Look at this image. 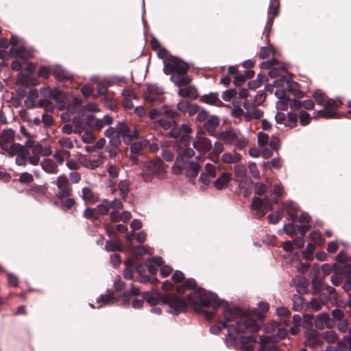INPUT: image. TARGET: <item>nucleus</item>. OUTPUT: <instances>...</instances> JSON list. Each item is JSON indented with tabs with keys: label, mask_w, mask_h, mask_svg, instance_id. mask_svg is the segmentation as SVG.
I'll return each instance as SVG.
<instances>
[{
	"label": "nucleus",
	"mask_w": 351,
	"mask_h": 351,
	"mask_svg": "<svg viewBox=\"0 0 351 351\" xmlns=\"http://www.w3.org/2000/svg\"><path fill=\"white\" fill-rule=\"evenodd\" d=\"M223 313L226 322L235 321L236 322V324H223V327L228 328L227 340L231 339L232 342H234L239 333L247 331L256 332L259 330L258 325L254 319L245 316H240L237 310L225 307Z\"/></svg>",
	"instance_id": "obj_1"
},
{
	"label": "nucleus",
	"mask_w": 351,
	"mask_h": 351,
	"mask_svg": "<svg viewBox=\"0 0 351 351\" xmlns=\"http://www.w3.org/2000/svg\"><path fill=\"white\" fill-rule=\"evenodd\" d=\"M162 301L165 304H169V311L173 315L178 314L189 305H201L203 306H210L211 305L210 299L207 297L204 290L200 289L190 293L184 301L171 295H165Z\"/></svg>",
	"instance_id": "obj_2"
},
{
	"label": "nucleus",
	"mask_w": 351,
	"mask_h": 351,
	"mask_svg": "<svg viewBox=\"0 0 351 351\" xmlns=\"http://www.w3.org/2000/svg\"><path fill=\"white\" fill-rule=\"evenodd\" d=\"M14 132L12 130H7L2 132L0 136V147L5 151L10 157H13L16 152L20 151L21 145L13 143Z\"/></svg>",
	"instance_id": "obj_3"
},
{
	"label": "nucleus",
	"mask_w": 351,
	"mask_h": 351,
	"mask_svg": "<svg viewBox=\"0 0 351 351\" xmlns=\"http://www.w3.org/2000/svg\"><path fill=\"white\" fill-rule=\"evenodd\" d=\"M163 71L167 74L184 75L188 71V65L175 57L166 58L164 61Z\"/></svg>",
	"instance_id": "obj_4"
},
{
	"label": "nucleus",
	"mask_w": 351,
	"mask_h": 351,
	"mask_svg": "<svg viewBox=\"0 0 351 351\" xmlns=\"http://www.w3.org/2000/svg\"><path fill=\"white\" fill-rule=\"evenodd\" d=\"M164 172L162 161L160 159L147 162L144 165L143 175L146 181H149L150 177L154 176H162Z\"/></svg>",
	"instance_id": "obj_5"
},
{
	"label": "nucleus",
	"mask_w": 351,
	"mask_h": 351,
	"mask_svg": "<svg viewBox=\"0 0 351 351\" xmlns=\"http://www.w3.org/2000/svg\"><path fill=\"white\" fill-rule=\"evenodd\" d=\"M193 147L200 153H206L210 150L212 144L202 131H198L193 143Z\"/></svg>",
	"instance_id": "obj_6"
},
{
	"label": "nucleus",
	"mask_w": 351,
	"mask_h": 351,
	"mask_svg": "<svg viewBox=\"0 0 351 351\" xmlns=\"http://www.w3.org/2000/svg\"><path fill=\"white\" fill-rule=\"evenodd\" d=\"M56 185L60 189L57 194L58 197L62 199L64 197L70 195L71 188L69 186V180L65 176H60L56 180Z\"/></svg>",
	"instance_id": "obj_7"
},
{
	"label": "nucleus",
	"mask_w": 351,
	"mask_h": 351,
	"mask_svg": "<svg viewBox=\"0 0 351 351\" xmlns=\"http://www.w3.org/2000/svg\"><path fill=\"white\" fill-rule=\"evenodd\" d=\"M269 141V136L268 134L259 132L258 134V145L262 149V156L264 158H269L271 156L272 152L267 147Z\"/></svg>",
	"instance_id": "obj_8"
},
{
	"label": "nucleus",
	"mask_w": 351,
	"mask_h": 351,
	"mask_svg": "<svg viewBox=\"0 0 351 351\" xmlns=\"http://www.w3.org/2000/svg\"><path fill=\"white\" fill-rule=\"evenodd\" d=\"M315 326L319 330L323 329L325 326L331 328L333 326V322L329 317L328 314L322 313L315 319Z\"/></svg>",
	"instance_id": "obj_9"
},
{
	"label": "nucleus",
	"mask_w": 351,
	"mask_h": 351,
	"mask_svg": "<svg viewBox=\"0 0 351 351\" xmlns=\"http://www.w3.org/2000/svg\"><path fill=\"white\" fill-rule=\"evenodd\" d=\"M162 93V91L160 88L154 85L149 86L145 99L148 102L154 103L160 99V96Z\"/></svg>",
	"instance_id": "obj_10"
},
{
	"label": "nucleus",
	"mask_w": 351,
	"mask_h": 351,
	"mask_svg": "<svg viewBox=\"0 0 351 351\" xmlns=\"http://www.w3.org/2000/svg\"><path fill=\"white\" fill-rule=\"evenodd\" d=\"M190 161L184 158L182 155H179L175 162L174 165L172 167V171L174 174H180L184 172Z\"/></svg>",
	"instance_id": "obj_11"
},
{
	"label": "nucleus",
	"mask_w": 351,
	"mask_h": 351,
	"mask_svg": "<svg viewBox=\"0 0 351 351\" xmlns=\"http://www.w3.org/2000/svg\"><path fill=\"white\" fill-rule=\"evenodd\" d=\"M232 180V175L228 172L221 173L218 178L213 182V186L217 190H221L228 186V184Z\"/></svg>",
	"instance_id": "obj_12"
},
{
	"label": "nucleus",
	"mask_w": 351,
	"mask_h": 351,
	"mask_svg": "<svg viewBox=\"0 0 351 351\" xmlns=\"http://www.w3.org/2000/svg\"><path fill=\"white\" fill-rule=\"evenodd\" d=\"M10 55L13 58L23 57L29 58L32 56V52L25 49L23 44H19L16 47H12L10 51Z\"/></svg>",
	"instance_id": "obj_13"
},
{
	"label": "nucleus",
	"mask_w": 351,
	"mask_h": 351,
	"mask_svg": "<svg viewBox=\"0 0 351 351\" xmlns=\"http://www.w3.org/2000/svg\"><path fill=\"white\" fill-rule=\"evenodd\" d=\"M240 341L243 351H254V346L256 343V337L254 335L242 336Z\"/></svg>",
	"instance_id": "obj_14"
},
{
	"label": "nucleus",
	"mask_w": 351,
	"mask_h": 351,
	"mask_svg": "<svg viewBox=\"0 0 351 351\" xmlns=\"http://www.w3.org/2000/svg\"><path fill=\"white\" fill-rule=\"evenodd\" d=\"M306 340L305 341V346L314 348L322 344V340L318 337L317 331L313 330L306 333Z\"/></svg>",
	"instance_id": "obj_15"
},
{
	"label": "nucleus",
	"mask_w": 351,
	"mask_h": 351,
	"mask_svg": "<svg viewBox=\"0 0 351 351\" xmlns=\"http://www.w3.org/2000/svg\"><path fill=\"white\" fill-rule=\"evenodd\" d=\"M252 208L257 210L264 211L265 208L272 210L273 206L268 199L262 200L260 198H254L252 202Z\"/></svg>",
	"instance_id": "obj_16"
},
{
	"label": "nucleus",
	"mask_w": 351,
	"mask_h": 351,
	"mask_svg": "<svg viewBox=\"0 0 351 351\" xmlns=\"http://www.w3.org/2000/svg\"><path fill=\"white\" fill-rule=\"evenodd\" d=\"M163 263L162 258L159 256L153 257L152 258H149L146 261V265L148 269L149 272L154 275L156 274L158 269L156 266H161Z\"/></svg>",
	"instance_id": "obj_17"
},
{
	"label": "nucleus",
	"mask_w": 351,
	"mask_h": 351,
	"mask_svg": "<svg viewBox=\"0 0 351 351\" xmlns=\"http://www.w3.org/2000/svg\"><path fill=\"white\" fill-rule=\"evenodd\" d=\"M170 80L178 87L189 86L191 82V79L185 74L172 75Z\"/></svg>",
	"instance_id": "obj_18"
},
{
	"label": "nucleus",
	"mask_w": 351,
	"mask_h": 351,
	"mask_svg": "<svg viewBox=\"0 0 351 351\" xmlns=\"http://www.w3.org/2000/svg\"><path fill=\"white\" fill-rule=\"evenodd\" d=\"M42 169L48 173H57L58 167L56 164L49 158L45 159L41 162Z\"/></svg>",
	"instance_id": "obj_19"
},
{
	"label": "nucleus",
	"mask_w": 351,
	"mask_h": 351,
	"mask_svg": "<svg viewBox=\"0 0 351 351\" xmlns=\"http://www.w3.org/2000/svg\"><path fill=\"white\" fill-rule=\"evenodd\" d=\"M219 124V119L215 116L210 117L204 123V127L210 134H213Z\"/></svg>",
	"instance_id": "obj_20"
},
{
	"label": "nucleus",
	"mask_w": 351,
	"mask_h": 351,
	"mask_svg": "<svg viewBox=\"0 0 351 351\" xmlns=\"http://www.w3.org/2000/svg\"><path fill=\"white\" fill-rule=\"evenodd\" d=\"M199 168L200 167L197 162L190 161L184 173L187 177L195 178L197 176Z\"/></svg>",
	"instance_id": "obj_21"
},
{
	"label": "nucleus",
	"mask_w": 351,
	"mask_h": 351,
	"mask_svg": "<svg viewBox=\"0 0 351 351\" xmlns=\"http://www.w3.org/2000/svg\"><path fill=\"white\" fill-rule=\"evenodd\" d=\"M112 120L108 115H105L102 119H97L92 126L93 129L100 130L104 126L111 124Z\"/></svg>",
	"instance_id": "obj_22"
},
{
	"label": "nucleus",
	"mask_w": 351,
	"mask_h": 351,
	"mask_svg": "<svg viewBox=\"0 0 351 351\" xmlns=\"http://www.w3.org/2000/svg\"><path fill=\"white\" fill-rule=\"evenodd\" d=\"M241 156L237 153H226L221 156V160L228 164L236 163L241 160Z\"/></svg>",
	"instance_id": "obj_23"
},
{
	"label": "nucleus",
	"mask_w": 351,
	"mask_h": 351,
	"mask_svg": "<svg viewBox=\"0 0 351 351\" xmlns=\"http://www.w3.org/2000/svg\"><path fill=\"white\" fill-rule=\"evenodd\" d=\"M103 163V158L99 156L96 159H86L84 161V165L89 169H95Z\"/></svg>",
	"instance_id": "obj_24"
},
{
	"label": "nucleus",
	"mask_w": 351,
	"mask_h": 351,
	"mask_svg": "<svg viewBox=\"0 0 351 351\" xmlns=\"http://www.w3.org/2000/svg\"><path fill=\"white\" fill-rule=\"evenodd\" d=\"M69 156H70L69 152L68 151L64 150V149L56 151L53 155V158L56 160V162L60 165L62 164L64 159L69 158Z\"/></svg>",
	"instance_id": "obj_25"
},
{
	"label": "nucleus",
	"mask_w": 351,
	"mask_h": 351,
	"mask_svg": "<svg viewBox=\"0 0 351 351\" xmlns=\"http://www.w3.org/2000/svg\"><path fill=\"white\" fill-rule=\"evenodd\" d=\"M82 199L86 202H95L97 197L90 189L85 187L82 189Z\"/></svg>",
	"instance_id": "obj_26"
},
{
	"label": "nucleus",
	"mask_w": 351,
	"mask_h": 351,
	"mask_svg": "<svg viewBox=\"0 0 351 351\" xmlns=\"http://www.w3.org/2000/svg\"><path fill=\"white\" fill-rule=\"evenodd\" d=\"M337 346L340 351H351V337H345L338 343Z\"/></svg>",
	"instance_id": "obj_27"
},
{
	"label": "nucleus",
	"mask_w": 351,
	"mask_h": 351,
	"mask_svg": "<svg viewBox=\"0 0 351 351\" xmlns=\"http://www.w3.org/2000/svg\"><path fill=\"white\" fill-rule=\"evenodd\" d=\"M298 117L296 114L293 112H289L287 116L286 121L285 122V126L290 128H293L297 125Z\"/></svg>",
	"instance_id": "obj_28"
},
{
	"label": "nucleus",
	"mask_w": 351,
	"mask_h": 351,
	"mask_svg": "<svg viewBox=\"0 0 351 351\" xmlns=\"http://www.w3.org/2000/svg\"><path fill=\"white\" fill-rule=\"evenodd\" d=\"M285 207L288 215L292 220H295L297 218V206L292 202L285 203Z\"/></svg>",
	"instance_id": "obj_29"
},
{
	"label": "nucleus",
	"mask_w": 351,
	"mask_h": 351,
	"mask_svg": "<svg viewBox=\"0 0 351 351\" xmlns=\"http://www.w3.org/2000/svg\"><path fill=\"white\" fill-rule=\"evenodd\" d=\"M202 101L208 104L218 106L220 101L217 94L210 93L209 95H204L202 97Z\"/></svg>",
	"instance_id": "obj_30"
},
{
	"label": "nucleus",
	"mask_w": 351,
	"mask_h": 351,
	"mask_svg": "<svg viewBox=\"0 0 351 351\" xmlns=\"http://www.w3.org/2000/svg\"><path fill=\"white\" fill-rule=\"evenodd\" d=\"M27 152L24 149L23 146H21V149L20 151L16 152L17 157L16 158V163L18 165H25L26 163V157L27 155Z\"/></svg>",
	"instance_id": "obj_31"
},
{
	"label": "nucleus",
	"mask_w": 351,
	"mask_h": 351,
	"mask_svg": "<svg viewBox=\"0 0 351 351\" xmlns=\"http://www.w3.org/2000/svg\"><path fill=\"white\" fill-rule=\"evenodd\" d=\"M341 105V102L339 100L326 99L324 108L326 110L331 111L330 110L337 109Z\"/></svg>",
	"instance_id": "obj_32"
},
{
	"label": "nucleus",
	"mask_w": 351,
	"mask_h": 351,
	"mask_svg": "<svg viewBox=\"0 0 351 351\" xmlns=\"http://www.w3.org/2000/svg\"><path fill=\"white\" fill-rule=\"evenodd\" d=\"M96 208L99 216L101 215H106L110 208V202L106 199H104Z\"/></svg>",
	"instance_id": "obj_33"
},
{
	"label": "nucleus",
	"mask_w": 351,
	"mask_h": 351,
	"mask_svg": "<svg viewBox=\"0 0 351 351\" xmlns=\"http://www.w3.org/2000/svg\"><path fill=\"white\" fill-rule=\"evenodd\" d=\"M26 146L29 148H32V153L34 154L39 155L43 152V147L40 143H35L33 141L28 140L26 142Z\"/></svg>",
	"instance_id": "obj_34"
},
{
	"label": "nucleus",
	"mask_w": 351,
	"mask_h": 351,
	"mask_svg": "<svg viewBox=\"0 0 351 351\" xmlns=\"http://www.w3.org/2000/svg\"><path fill=\"white\" fill-rule=\"evenodd\" d=\"M84 216L88 219H96L99 217V215L96 208H87L84 211Z\"/></svg>",
	"instance_id": "obj_35"
},
{
	"label": "nucleus",
	"mask_w": 351,
	"mask_h": 351,
	"mask_svg": "<svg viewBox=\"0 0 351 351\" xmlns=\"http://www.w3.org/2000/svg\"><path fill=\"white\" fill-rule=\"evenodd\" d=\"M196 282L193 279H189L186 280L183 285L177 287L176 289L178 293L184 292V289H193L195 287Z\"/></svg>",
	"instance_id": "obj_36"
},
{
	"label": "nucleus",
	"mask_w": 351,
	"mask_h": 351,
	"mask_svg": "<svg viewBox=\"0 0 351 351\" xmlns=\"http://www.w3.org/2000/svg\"><path fill=\"white\" fill-rule=\"evenodd\" d=\"M221 138L226 143H230L237 138V134L232 131H227L221 134Z\"/></svg>",
	"instance_id": "obj_37"
},
{
	"label": "nucleus",
	"mask_w": 351,
	"mask_h": 351,
	"mask_svg": "<svg viewBox=\"0 0 351 351\" xmlns=\"http://www.w3.org/2000/svg\"><path fill=\"white\" fill-rule=\"evenodd\" d=\"M271 165L274 168L280 169L282 165V161L280 158H276L270 162H265L263 167L265 169H269Z\"/></svg>",
	"instance_id": "obj_38"
},
{
	"label": "nucleus",
	"mask_w": 351,
	"mask_h": 351,
	"mask_svg": "<svg viewBox=\"0 0 351 351\" xmlns=\"http://www.w3.org/2000/svg\"><path fill=\"white\" fill-rule=\"evenodd\" d=\"M269 145L271 149L278 152L280 147V140L276 136H272L269 138Z\"/></svg>",
	"instance_id": "obj_39"
},
{
	"label": "nucleus",
	"mask_w": 351,
	"mask_h": 351,
	"mask_svg": "<svg viewBox=\"0 0 351 351\" xmlns=\"http://www.w3.org/2000/svg\"><path fill=\"white\" fill-rule=\"evenodd\" d=\"M194 90L193 86L189 85L186 87L181 88L178 91V95L182 97H188L193 93Z\"/></svg>",
	"instance_id": "obj_40"
},
{
	"label": "nucleus",
	"mask_w": 351,
	"mask_h": 351,
	"mask_svg": "<svg viewBox=\"0 0 351 351\" xmlns=\"http://www.w3.org/2000/svg\"><path fill=\"white\" fill-rule=\"evenodd\" d=\"M315 118L324 117V118H335V113L332 111H328L325 109L317 112L314 116Z\"/></svg>",
	"instance_id": "obj_41"
},
{
	"label": "nucleus",
	"mask_w": 351,
	"mask_h": 351,
	"mask_svg": "<svg viewBox=\"0 0 351 351\" xmlns=\"http://www.w3.org/2000/svg\"><path fill=\"white\" fill-rule=\"evenodd\" d=\"M18 59L13 61L11 64V67L12 69L15 71L19 70L22 65L25 63L26 59L27 58H23V57H17Z\"/></svg>",
	"instance_id": "obj_42"
},
{
	"label": "nucleus",
	"mask_w": 351,
	"mask_h": 351,
	"mask_svg": "<svg viewBox=\"0 0 351 351\" xmlns=\"http://www.w3.org/2000/svg\"><path fill=\"white\" fill-rule=\"evenodd\" d=\"M34 181L33 176L27 172L22 173L19 178V182L23 184H29Z\"/></svg>",
	"instance_id": "obj_43"
},
{
	"label": "nucleus",
	"mask_w": 351,
	"mask_h": 351,
	"mask_svg": "<svg viewBox=\"0 0 351 351\" xmlns=\"http://www.w3.org/2000/svg\"><path fill=\"white\" fill-rule=\"evenodd\" d=\"M324 339L328 343H334L337 341V336L335 331L329 330L324 334Z\"/></svg>",
	"instance_id": "obj_44"
},
{
	"label": "nucleus",
	"mask_w": 351,
	"mask_h": 351,
	"mask_svg": "<svg viewBox=\"0 0 351 351\" xmlns=\"http://www.w3.org/2000/svg\"><path fill=\"white\" fill-rule=\"evenodd\" d=\"M313 97L318 104L324 106L326 99L322 92L320 90H316L314 92Z\"/></svg>",
	"instance_id": "obj_45"
},
{
	"label": "nucleus",
	"mask_w": 351,
	"mask_h": 351,
	"mask_svg": "<svg viewBox=\"0 0 351 351\" xmlns=\"http://www.w3.org/2000/svg\"><path fill=\"white\" fill-rule=\"evenodd\" d=\"M136 253L138 255L152 254L154 249L149 246H139L136 248Z\"/></svg>",
	"instance_id": "obj_46"
},
{
	"label": "nucleus",
	"mask_w": 351,
	"mask_h": 351,
	"mask_svg": "<svg viewBox=\"0 0 351 351\" xmlns=\"http://www.w3.org/2000/svg\"><path fill=\"white\" fill-rule=\"evenodd\" d=\"M276 65L278 66L280 69H281L282 70L285 69V67L284 66L281 65V64H280L278 62V60L276 59H272L271 60H269V61L262 63L263 67H265L267 69L271 67V66H274Z\"/></svg>",
	"instance_id": "obj_47"
},
{
	"label": "nucleus",
	"mask_w": 351,
	"mask_h": 351,
	"mask_svg": "<svg viewBox=\"0 0 351 351\" xmlns=\"http://www.w3.org/2000/svg\"><path fill=\"white\" fill-rule=\"evenodd\" d=\"M300 122L302 125H306L310 123L311 117L310 114L306 112L300 113Z\"/></svg>",
	"instance_id": "obj_48"
},
{
	"label": "nucleus",
	"mask_w": 351,
	"mask_h": 351,
	"mask_svg": "<svg viewBox=\"0 0 351 351\" xmlns=\"http://www.w3.org/2000/svg\"><path fill=\"white\" fill-rule=\"evenodd\" d=\"M128 183L125 181H121L119 184V190L120 191L121 195L123 197H125L128 192Z\"/></svg>",
	"instance_id": "obj_49"
},
{
	"label": "nucleus",
	"mask_w": 351,
	"mask_h": 351,
	"mask_svg": "<svg viewBox=\"0 0 351 351\" xmlns=\"http://www.w3.org/2000/svg\"><path fill=\"white\" fill-rule=\"evenodd\" d=\"M289 106V98L278 99L276 103V108L280 110H286Z\"/></svg>",
	"instance_id": "obj_50"
},
{
	"label": "nucleus",
	"mask_w": 351,
	"mask_h": 351,
	"mask_svg": "<svg viewBox=\"0 0 351 351\" xmlns=\"http://www.w3.org/2000/svg\"><path fill=\"white\" fill-rule=\"evenodd\" d=\"M205 172L211 178L216 177L217 173L215 167L211 164H206L204 167Z\"/></svg>",
	"instance_id": "obj_51"
},
{
	"label": "nucleus",
	"mask_w": 351,
	"mask_h": 351,
	"mask_svg": "<svg viewBox=\"0 0 351 351\" xmlns=\"http://www.w3.org/2000/svg\"><path fill=\"white\" fill-rule=\"evenodd\" d=\"M49 75H50V69L48 66H41L38 69V75L39 77L47 79L49 77Z\"/></svg>",
	"instance_id": "obj_52"
},
{
	"label": "nucleus",
	"mask_w": 351,
	"mask_h": 351,
	"mask_svg": "<svg viewBox=\"0 0 351 351\" xmlns=\"http://www.w3.org/2000/svg\"><path fill=\"white\" fill-rule=\"evenodd\" d=\"M236 91L234 89L226 90L222 94V99L226 101H230L235 96Z\"/></svg>",
	"instance_id": "obj_53"
},
{
	"label": "nucleus",
	"mask_w": 351,
	"mask_h": 351,
	"mask_svg": "<svg viewBox=\"0 0 351 351\" xmlns=\"http://www.w3.org/2000/svg\"><path fill=\"white\" fill-rule=\"evenodd\" d=\"M58 143L64 147L71 149L73 147L72 141L69 138H63L58 141Z\"/></svg>",
	"instance_id": "obj_54"
},
{
	"label": "nucleus",
	"mask_w": 351,
	"mask_h": 351,
	"mask_svg": "<svg viewBox=\"0 0 351 351\" xmlns=\"http://www.w3.org/2000/svg\"><path fill=\"white\" fill-rule=\"evenodd\" d=\"M279 4L278 3H274L272 4L269 9V14L271 15L272 17H275L278 14Z\"/></svg>",
	"instance_id": "obj_55"
},
{
	"label": "nucleus",
	"mask_w": 351,
	"mask_h": 351,
	"mask_svg": "<svg viewBox=\"0 0 351 351\" xmlns=\"http://www.w3.org/2000/svg\"><path fill=\"white\" fill-rule=\"evenodd\" d=\"M184 274L180 271H176L171 277V279L174 282H182L184 280Z\"/></svg>",
	"instance_id": "obj_56"
},
{
	"label": "nucleus",
	"mask_w": 351,
	"mask_h": 351,
	"mask_svg": "<svg viewBox=\"0 0 351 351\" xmlns=\"http://www.w3.org/2000/svg\"><path fill=\"white\" fill-rule=\"evenodd\" d=\"M271 49L269 47H261L259 52V57L262 59L267 58L271 52Z\"/></svg>",
	"instance_id": "obj_57"
},
{
	"label": "nucleus",
	"mask_w": 351,
	"mask_h": 351,
	"mask_svg": "<svg viewBox=\"0 0 351 351\" xmlns=\"http://www.w3.org/2000/svg\"><path fill=\"white\" fill-rule=\"evenodd\" d=\"M276 313L278 316L287 317L289 315L290 312L287 308L280 306L276 308Z\"/></svg>",
	"instance_id": "obj_58"
},
{
	"label": "nucleus",
	"mask_w": 351,
	"mask_h": 351,
	"mask_svg": "<svg viewBox=\"0 0 351 351\" xmlns=\"http://www.w3.org/2000/svg\"><path fill=\"white\" fill-rule=\"evenodd\" d=\"M173 269L171 267L168 265L162 266L160 269V274L162 276L166 277L168 276L171 272Z\"/></svg>",
	"instance_id": "obj_59"
},
{
	"label": "nucleus",
	"mask_w": 351,
	"mask_h": 351,
	"mask_svg": "<svg viewBox=\"0 0 351 351\" xmlns=\"http://www.w3.org/2000/svg\"><path fill=\"white\" fill-rule=\"evenodd\" d=\"M304 321L303 322V327L304 328H310L312 326L313 316L311 315H306L304 317Z\"/></svg>",
	"instance_id": "obj_60"
},
{
	"label": "nucleus",
	"mask_w": 351,
	"mask_h": 351,
	"mask_svg": "<svg viewBox=\"0 0 351 351\" xmlns=\"http://www.w3.org/2000/svg\"><path fill=\"white\" fill-rule=\"evenodd\" d=\"M266 191V186L262 183H256L255 185V192L256 194L261 195Z\"/></svg>",
	"instance_id": "obj_61"
},
{
	"label": "nucleus",
	"mask_w": 351,
	"mask_h": 351,
	"mask_svg": "<svg viewBox=\"0 0 351 351\" xmlns=\"http://www.w3.org/2000/svg\"><path fill=\"white\" fill-rule=\"evenodd\" d=\"M190 104L187 101L182 100L178 104V109L181 112H186Z\"/></svg>",
	"instance_id": "obj_62"
},
{
	"label": "nucleus",
	"mask_w": 351,
	"mask_h": 351,
	"mask_svg": "<svg viewBox=\"0 0 351 351\" xmlns=\"http://www.w3.org/2000/svg\"><path fill=\"white\" fill-rule=\"evenodd\" d=\"M160 113L161 114H165L171 118L175 117L176 113L173 111H172L171 109L168 108L166 106H164L160 109Z\"/></svg>",
	"instance_id": "obj_63"
},
{
	"label": "nucleus",
	"mask_w": 351,
	"mask_h": 351,
	"mask_svg": "<svg viewBox=\"0 0 351 351\" xmlns=\"http://www.w3.org/2000/svg\"><path fill=\"white\" fill-rule=\"evenodd\" d=\"M287 115H286L283 112H278L275 116L276 122L280 124H282V123L285 124V122L286 121V119H287Z\"/></svg>",
	"instance_id": "obj_64"
}]
</instances>
